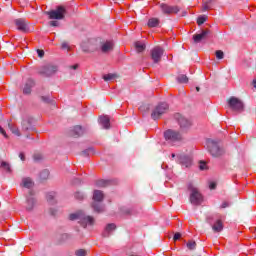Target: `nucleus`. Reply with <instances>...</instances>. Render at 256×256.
<instances>
[{
    "label": "nucleus",
    "mask_w": 256,
    "mask_h": 256,
    "mask_svg": "<svg viewBox=\"0 0 256 256\" xmlns=\"http://www.w3.org/2000/svg\"><path fill=\"white\" fill-rule=\"evenodd\" d=\"M160 8L164 15H173V13H179V11H181V9L178 8V6H170L167 4H161Z\"/></svg>",
    "instance_id": "obj_14"
},
{
    "label": "nucleus",
    "mask_w": 256,
    "mask_h": 256,
    "mask_svg": "<svg viewBox=\"0 0 256 256\" xmlns=\"http://www.w3.org/2000/svg\"><path fill=\"white\" fill-rule=\"evenodd\" d=\"M103 199H105L103 191L94 190L92 209H94L95 213H103L105 211V205L102 204Z\"/></svg>",
    "instance_id": "obj_2"
},
{
    "label": "nucleus",
    "mask_w": 256,
    "mask_h": 256,
    "mask_svg": "<svg viewBox=\"0 0 256 256\" xmlns=\"http://www.w3.org/2000/svg\"><path fill=\"white\" fill-rule=\"evenodd\" d=\"M99 121L103 129H109L111 127V119H109V116H100Z\"/></svg>",
    "instance_id": "obj_20"
},
{
    "label": "nucleus",
    "mask_w": 256,
    "mask_h": 256,
    "mask_svg": "<svg viewBox=\"0 0 256 256\" xmlns=\"http://www.w3.org/2000/svg\"><path fill=\"white\" fill-rule=\"evenodd\" d=\"M186 245L190 251H193L197 247V243L195 241H189Z\"/></svg>",
    "instance_id": "obj_37"
},
{
    "label": "nucleus",
    "mask_w": 256,
    "mask_h": 256,
    "mask_svg": "<svg viewBox=\"0 0 256 256\" xmlns=\"http://www.w3.org/2000/svg\"><path fill=\"white\" fill-rule=\"evenodd\" d=\"M8 128L10 129L11 133H13V135H16V137H21V131H19V128H17V126L8 122Z\"/></svg>",
    "instance_id": "obj_26"
},
{
    "label": "nucleus",
    "mask_w": 256,
    "mask_h": 256,
    "mask_svg": "<svg viewBox=\"0 0 256 256\" xmlns=\"http://www.w3.org/2000/svg\"><path fill=\"white\" fill-rule=\"evenodd\" d=\"M74 197L75 199H77V201H83V199H85V194H83V192H75L74 193Z\"/></svg>",
    "instance_id": "obj_35"
},
{
    "label": "nucleus",
    "mask_w": 256,
    "mask_h": 256,
    "mask_svg": "<svg viewBox=\"0 0 256 256\" xmlns=\"http://www.w3.org/2000/svg\"><path fill=\"white\" fill-rule=\"evenodd\" d=\"M211 1L212 0H207L206 2L203 3L202 5V11H209L211 9Z\"/></svg>",
    "instance_id": "obj_36"
},
{
    "label": "nucleus",
    "mask_w": 256,
    "mask_h": 256,
    "mask_svg": "<svg viewBox=\"0 0 256 256\" xmlns=\"http://www.w3.org/2000/svg\"><path fill=\"white\" fill-rule=\"evenodd\" d=\"M22 185L26 189H31L35 185V183H33V180L31 178H23Z\"/></svg>",
    "instance_id": "obj_25"
},
{
    "label": "nucleus",
    "mask_w": 256,
    "mask_h": 256,
    "mask_svg": "<svg viewBox=\"0 0 256 256\" xmlns=\"http://www.w3.org/2000/svg\"><path fill=\"white\" fill-rule=\"evenodd\" d=\"M19 158L21 159V161H25V154L23 152H21L19 154Z\"/></svg>",
    "instance_id": "obj_52"
},
{
    "label": "nucleus",
    "mask_w": 256,
    "mask_h": 256,
    "mask_svg": "<svg viewBox=\"0 0 256 256\" xmlns=\"http://www.w3.org/2000/svg\"><path fill=\"white\" fill-rule=\"evenodd\" d=\"M51 27H59V22L57 20L50 21Z\"/></svg>",
    "instance_id": "obj_44"
},
{
    "label": "nucleus",
    "mask_w": 256,
    "mask_h": 256,
    "mask_svg": "<svg viewBox=\"0 0 256 256\" xmlns=\"http://www.w3.org/2000/svg\"><path fill=\"white\" fill-rule=\"evenodd\" d=\"M126 213L129 215L131 213V211L128 210Z\"/></svg>",
    "instance_id": "obj_59"
},
{
    "label": "nucleus",
    "mask_w": 256,
    "mask_h": 256,
    "mask_svg": "<svg viewBox=\"0 0 256 256\" xmlns=\"http://www.w3.org/2000/svg\"><path fill=\"white\" fill-rule=\"evenodd\" d=\"M139 109H140V111H143V106H141Z\"/></svg>",
    "instance_id": "obj_57"
},
{
    "label": "nucleus",
    "mask_w": 256,
    "mask_h": 256,
    "mask_svg": "<svg viewBox=\"0 0 256 256\" xmlns=\"http://www.w3.org/2000/svg\"><path fill=\"white\" fill-rule=\"evenodd\" d=\"M50 215H57V210L55 208H50Z\"/></svg>",
    "instance_id": "obj_50"
},
{
    "label": "nucleus",
    "mask_w": 256,
    "mask_h": 256,
    "mask_svg": "<svg viewBox=\"0 0 256 256\" xmlns=\"http://www.w3.org/2000/svg\"><path fill=\"white\" fill-rule=\"evenodd\" d=\"M78 68H79V65H77V64L70 66V69H74L75 70V69H78Z\"/></svg>",
    "instance_id": "obj_54"
},
{
    "label": "nucleus",
    "mask_w": 256,
    "mask_h": 256,
    "mask_svg": "<svg viewBox=\"0 0 256 256\" xmlns=\"http://www.w3.org/2000/svg\"><path fill=\"white\" fill-rule=\"evenodd\" d=\"M37 53H38V57H45V51L38 49Z\"/></svg>",
    "instance_id": "obj_47"
},
{
    "label": "nucleus",
    "mask_w": 256,
    "mask_h": 256,
    "mask_svg": "<svg viewBox=\"0 0 256 256\" xmlns=\"http://www.w3.org/2000/svg\"><path fill=\"white\" fill-rule=\"evenodd\" d=\"M83 133H85V130L81 126H75L74 129L72 130L73 137H81Z\"/></svg>",
    "instance_id": "obj_23"
},
{
    "label": "nucleus",
    "mask_w": 256,
    "mask_h": 256,
    "mask_svg": "<svg viewBox=\"0 0 256 256\" xmlns=\"http://www.w3.org/2000/svg\"><path fill=\"white\" fill-rule=\"evenodd\" d=\"M27 139H29V135H26Z\"/></svg>",
    "instance_id": "obj_60"
},
{
    "label": "nucleus",
    "mask_w": 256,
    "mask_h": 256,
    "mask_svg": "<svg viewBox=\"0 0 256 256\" xmlns=\"http://www.w3.org/2000/svg\"><path fill=\"white\" fill-rule=\"evenodd\" d=\"M199 169L200 171H205V169H207V164L205 162H200Z\"/></svg>",
    "instance_id": "obj_42"
},
{
    "label": "nucleus",
    "mask_w": 256,
    "mask_h": 256,
    "mask_svg": "<svg viewBox=\"0 0 256 256\" xmlns=\"http://www.w3.org/2000/svg\"><path fill=\"white\" fill-rule=\"evenodd\" d=\"M76 255L77 256H86L87 252L83 249H80V250L76 251Z\"/></svg>",
    "instance_id": "obj_41"
},
{
    "label": "nucleus",
    "mask_w": 256,
    "mask_h": 256,
    "mask_svg": "<svg viewBox=\"0 0 256 256\" xmlns=\"http://www.w3.org/2000/svg\"><path fill=\"white\" fill-rule=\"evenodd\" d=\"M40 75H45V77H51L57 73V66L53 64H46L42 66L39 70Z\"/></svg>",
    "instance_id": "obj_10"
},
{
    "label": "nucleus",
    "mask_w": 256,
    "mask_h": 256,
    "mask_svg": "<svg viewBox=\"0 0 256 256\" xmlns=\"http://www.w3.org/2000/svg\"><path fill=\"white\" fill-rule=\"evenodd\" d=\"M115 229H117V225H115V223L108 224L103 233V237H109V233H111V231H115Z\"/></svg>",
    "instance_id": "obj_24"
},
{
    "label": "nucleus",
    "mask_w": 256,
    "mask_h": 256,
    "mask_svg": "<svg viewBox=\"0 0 256 256\" xmlns=\"http://www.w3.org/2000/svg\"><path fill=\"white\" fill-rule=\"evenodd\" d=\"M61 47L62 49H69V44H67V42H63Z\"/></svg>",
    "instance_id": "obj_49"
},
{
    "label": "nucleus",
    "mask_w": 256,
    "mask_h": 256,
    "mask_svg": "<svg viewBox=\"0 0 256 256\" xmlns=\"http://www.w3.org/2000/svg\"><path fill=\"white\" fill-rule=\"evenodd\" d=\"M177 81H178V83H188L189 78L187 77V75L181 74L177 77Z\"/></svg>",
    "instance_id": "obj_33"
},
{
    "label": "nucleus",
    "mask_w": 256,
    "mask_h": 256,
    "mask_svg": "<svg viewBox=\"0 0 256 256\" xmlns=\"http://www.w3.org/2000/svg\"><path fill=\"white\" fill-rule=\"evenodd\" d=\"M215 55H216L217 59H223V57H225V53H223V51H221V50H217L215 52Z\"/></svg>",
    "instance_id": "obj_40"
},
{
    "label": "nucleus",
    "mask_w": 256,
    "mask_h": 256,
    "mask_svg": "<svg viewBox=\"0 0 256 256\" xmlns=\"http://www.w3.org/2000/svg\"><path fill=\"white\" fill-rule=\"evenodd\" d=\"M69 219L70 221H78V223H80L84 229L86 227H92V225H95V218H93V216L85 215L84 211H77L70 214Z\"/></svg>",
    "instance_id": "obj_1"
},
{
    "label": "nucleus",
    "mask_w": 256,
    "mask_h": 256,
    "mask_svg": "<svg viewBox=\"0 0 256 256\" xmlns=\"http://www.w3.org/2000/svg\"><path fill=\"white\" fill-rule=\"evenodd\" d=\"M55 192H49L47 195H46V199L48 201V203H50V205H55V203H57V200H55Z\"/></svg>",
    "instance_id": "obj_28"
},
{
    "label": "nucleus",
    "mask_w": 256,
    "mask_h": 256,
    "mask_svg": "<svg viewBox=\"0 0 256 256\" xmlns=\"http://www.w3.org/2000/svg\"><path fill=\"white\" fill-rule=\"evenodd\" d=\"M115 47V43L113 41H105L101 44L100 49L102 53H111Z\"/></svg>",
    "instance_id": "obj_18"
},
{
    "label": "nucleus",
    "mask_w": 256,
    "mask_h": 256,
    "mask_svg": "<svg viewBox=\"0 0 256 256\" xmlns=\"http://www.w3.org/2000/svg\"><path fill=\"white\" fill-rule=\"evenodd\" d=\"M145 48H146L145 43L139 42V41L135 43V49L137 53H143Z\"/></svg>",
    "instance_id": "obj_29"
},
{
    "label": "nucleus",
    "mask_w": 256,
    "mask_h": 256,
    "mask_svg": "<svg viewBox=\"0 0 256 256\" xmlns=\"http://www.w3.org/2000/svg\"><path fill=\"white\" fill-rule=\"evenodd\" d=\"M33 129L31 119H24L22 121V131H33Z\"/></svg>",
    "instance_id": "obj_21"
},
{
    "label": "nucleus",
    "mask_w": 256,
    "mask_h": 256,
    "mask_svg": "<svg viewBox=\"0 0 256 256\" xmlns=\"http://www.w3.org/2000/svg\"><path fill=\"white\" fill-rule=\"evenodd\" d=\"M82 155H83L84 157H89V155H95V148L90 147V148H88V149L82 151Z\"/></svg>",
    "instance_id": "obj_30"
},
{
    "label": "nucleus",
    "mask_w": 256,
    "mask_h": 256,
    "mask_svg": "<svg viewBox=\"0 0 256 256\" xmlns=\"http://www.w3.org/2000/svg\"><path fill=\"white\" fill-rule=\"evenodd\" d=\"M188 189L191 191L190 203L192 205H201L203 203V195L199 193V190L193 184H188Z\"/></svg>",
    "instance_id": "obj_9"
},
{
    "label": "nucleus",
    "mask_w": 256,
    "mask_h": 256,
    "mask_svg": "<svg viewBox=\"0 0 256 256\" xmlns=\"http://www.w3.org/2000/svg\"><path fill=\"white\" fill-rule=\"evenodd\" d=\"M205 21H207V16L203 15V16H199L197 19V24L198 25H203V23H205Z\"/></svg>",
    "instance_id": "obj_38"
},
{
    "label": "nucleus",
    "mask_w": 256,
    "mask_h": 256,
    "mask_svg": "<svg viewBox=\"0 0 256 256\" xmlns=\"http://www.w3.org/2000/svg\"><path fill=\"white\" fill-rule=\"evenodd\" d=\"M104 81H113V79H117V74L109 73L103 76Z\"/></svg>",
    "instance_id": "obj_32"
},
{
    "label": "nucleus",
    "mask_w": 256,
    "mask_h": 256,
    "mask_svg": "<svg viewBox=\"0 0 256 256\" xmlns=\"http://www.w3.org/2000/svg\"><path fill=\"white\" fill-rule=\"evenodd\" d=\"M172 159H175V153H172Z\"/></svg>",
    "instance_id": "obj_55"
},
{
    "label": "nucleus",
    "mask_w": 256,
    "mask_h": 256,
    "mask_svg": "<svg viewBox=\"0 0 256 256\" xmlns=\"http://www.w3.org/2000/svg\"><path fill=\"white\" fill-rule=\"evenodd\" d=\"M15 25L18 31H22V33H27V31H29V23L25 18L16 19Z\"/></svg>",
    "instance_id": "obj_16"
},
{
    "label": "nucleus",
    "mask_w": 256,
    "mask_h": 256,
    "mask_svg": "<svg viewBox=\"0 0 256 256\" xmlns=\"http://www.w3.org/2000/svg\"><path fill=\"white\" fill-rule=\"evenodd\" d=\"M212 229L215 233H221L223 231V221L217 220L213 225Z\"/></svg>",
    "instance_id": "obj_22"
},
{
    "label": "nucleus",
    "mask_w": 256,
    "mask_h": 256,
    "mask_svg": "<svg viewBox=\"0 0 256 256\" xmlns=\"http://www.w3.org/2000/svg\"><path fill=\"white\" fill-rule=\"evenodd\" d=\"M176 161H177V163L182 165V167H191V165L193 164V159H191L190 156L185 155V154L177 155Z\"/></svg>",
    "instance_id": "obj_13"
},
{
    "label": "nucleus",
    "mask_w": 256,
    "mask_h": 256,
    "mask_svg": "<svg viewBox=\"0 0 256 256\" xmlns=\"http://www.w3.org/2000/svg\"><path fill=\"white\" fill-rule=\"evenodd\" d=\"M42 101H44V103H51V100L49 99V97H46V96H42Z\"/></svg>",
    "instance_id": "obj_48"
},
{
    "label": "nucleus",
    "mask_w": 256,
    "mask_h": 256,
    "mask_svg": "<svg viewBox=\"0 0 256 256\" xmlns=\"http://www.w3.org/2000/svg\"><path fill=\"white\" fill-rule=\"evenodd\" d=\"M174 119L178 123L180 131L182 132L189 131V129H191V126L193 125V122H191L189 118L181 115L180 113L175 114Z\"/></svg>",
    "instance_id": "obj_5"
},
{
    "label": "nucleus",
    "mask_w": 256,
    "mask_h": 256,
    "mask_svg": "<svg viewBox=\"0 0 256 256\" xmlns=\"http://www.w3.org/2000/svg\"><path fill=\"white\" fill-rule=\"evenodd\" d=\"M0 133L6 138L8 139L9 136H7V132H5V129H3V127L0 126Z\"/></svg>",
    "instance_id": "obj_45"
},
{
    "label": "nucleus",
    "mask_w": 256,
    "mask_h": 256,
    "mask_svg": "<svg viewBox=\"0 0 256 256\" xmlns=\"http://www.w3.org/2000/svg\"><path fill=\"white\" fill-rule=\"evenodd\" d=\"M1 167H3L8 173H11V166L5 161L1 163Z\"/></svg>",
    "instance_id": "obj_39"
},
{
    "label": "nucleus",
    "mask_w": 256,
    "mask_h": 256,
    "mask_svg": "<svg viewBox=\"0 0 256 256\" xmlns=\"http://www.w3.org/2000/svg\"><path fill=\"white\" fill-rule=\"evenodd\" d=\"M206 149L212 157H221V155L225 153V150H223V147L219 145V142L213 139H208L206 141Z\"/></svg>",
    "instance_id": "obj_3"
},
{
    "label": "nucleus",
    "mask_w": 256,
    "mask_h": 256,
    "mask_svg": "<svg viewBox=\"0 0 256 256\" xmlns=\"http://www.w3.org/2000/svg\"><path fill=\"white\" fill-rule=\"evenodd\" d=\"M169 112V104L162 102L156 105V107L153 109L151 113V118L154 121H157V119H161L165 113Z\"/></svg>",
    "instance_id": "obj_4"
},
{
    "label": "nucleus",
    "mask_w": 256,
    "mask_h": 256,
    "mask_svg": "<svg viewBox=\"0 0 256 256\" xmlns=\"http://www.w3.org/2000/svg\"><path fill=\"white\" fill-rule=\"evenodd\" d=\"M164 139L167 141V143H170V145H175V143L183 139V136L179 133V131L168 129L164 132Z\"/></svg>",
    "instance_id": "obj_7"
},
{
    "label": "nucleus",
    "mask_w": 256,
    "mask_h": 256,
    "mask_svg": "<svg viewBox=\"0 0 256 256\" xmlns=\"http://www.w3.org/2000/svg\"><path fill=\"white\" fill-rule=\"evenodd\" d=\"M40 179L42 181H45L47 179H49V170H43L41 173H40Z\"/></svg>",
    "instance_id": "obj_34"
},
{
    "label": "nucleus",
    "mask_w": 256,
    "mask_h": 256,
    "mask_svg": "<svg viewBox=\"0 0 256 256\" xmlns=\"http://www.w3.org/2000/svg\"><path fill=\"white\" fill-rule=\"evenodd\" d=\"M200 89H201V88H199V87H196V91H200Z\"/></svg>",
    "instance_id": "obj_56"
},
{
    "label": "nucleus",
    "mask_w": 256,
    "mask_h": 256,
    "mask_svg": "<svg viewBox=\"0 0 256 256\" xmlns=\"http://www.w3.org/2000/svg\"><path fill=\"white\" fill-rule=\"evenodd\" d=\"M95 43H97V40L95 39H90L87 42H83L81 44L82 51H84L85 53L97 51L98 47L95 46Z\"/></svg>",
    "instance_id": "obj_12"
},
{
    "label": "nucleus",
    "mask_w": 256,
    "mask_h": 256,
    "mask_svg": "<svg viewBox=\"0 0 256 256\" xmlns=\"http://www.w3.org/2000/svg\"><path fill=\"white\" fill-rule=\"evenodd\" d=\"M159 25V19L157 18H150L148 20V27H157Z\"/></svg>",
    "instance_id": "obj_31"
},
{
    "label": "nucleus",
    "mask_w": 256,
    "mask_h": 256,
    "mask_svg": "<svg viewBox=\"0 0 256 256\" xmlns=\"http://www.w3.org/2000/svg\"><path fill=\"white\" fill-rule=\"evenodd\" d=\"M228 107H230L231 110L235 111V113H243V111H245V104H243V101H241V99L235 96L229 98Z\"/></svg>",
    "instance_id": "obj_8"
},
{
    "label": "nucleus",
    "mask_w": 256,
    "mask_h": 256,
    "mask_svg": "<svg viewBox=\"0 0 256 256\" xmlns=\"http://www.w3.org/2000/svg\"><path fill=\"white\" fill-rule=\"evenodd\" d=\"M109 185H113V181L103 179L96 181V187H109Z\"/></svg>",
    "instance_id": "obj_27"
},
{
    "label": "nucleus",
    "mask_w": 256,
    "mask_h": 256,
    "mask_svg": "<svg viewBox=\"0 0 256 256\" xmlns=\"http://www.w3.org/2000/svg\"><path fill=\"white\" fill-rule=\"evenodd\" d=\"M34 159L37 161V159H39V158H37V156H34Z\"/></svg>",
    "instance_id": "obj_58"
},
{
    "label": "nucleus",
    "mask_w": 256,
    "mask_h": 256,
    "mask_svg": "<svg viewBox=\"0 0 256 256\" xmlns=\"http://www.w3.org/2000/svg\"><path fill=\"white\" fill-rule=\"evenodd\" d=\"M228 206H229L228 202H223L221 205V209H226V207H228Z\"/></svg>",
    "instance_id": "obj_51"
},
{
    "label": "nucleus",
    "mask_w": 256,
    "mask_h": 256,
    "mask_svg": "<svg viewBox=\"0 0 256 256\" xmlns=\"http://www.w3.org/2000/svg\"><path fill=\"white\" fill-rule=\"evenodd\" d=\"M212 221H213V217L212 216L207 218V223H209L210 225H212V223H213Z\"/></svg>",
    "instance_id": "obj_53"
},
{
    "label": "nucleus",
    "mask_w": 256,
    "mask_h": 256,
    "mask_svg": "<svg viewBox=\"0 0 256 256\" xmlns=\"http://www.w3.org/2000/svg\"><path fill=\"white\" fill-rule=\"evenodd\" d=\"M179 239H181V233L177 232L174 234L173 240L174 241H179Z\"/></svg>",
    "instance_id": "obj_43"
},
{
    "label": "nucleus",
    "mask_w": 256,
    "mask_h": 256,
    "mask_svg": "<svg viewBox=\"0 0 256 256\" xmlns=\"http://www.w3.org/2000/svg\"><path fill=\"white\" fill-rule=\"evenodd\" d=\"M37 204V200L33 197V191L29 192V196H27L26 200V209L27 211H33V207Z\"/></svg>",
    "instance_id": "obj_17"
},
{
    "label": "nucleus",
    "mask_w": 256,
    "mask_h": 256,
    "mask_svg": "<svg viewBox=\"0 0 256 256\" xmlns=\"http://www.w3.org/2000/svg\"><path fill=\"white\" fill-rule=\"evenodd\" d=\"M209 189H217V183H215V182H210L209 183Z\"/></svg>",
    "instance_id": "obj_46"
},
{
    "label": "nucleus",
    "mask_w": 256,
    "mask_h": 256,
    "mask_svg": "<svg viewBox=\"0 0 256 256\" xmlns=\"http://www.w3.org/2000/svg\"><path fill=\"white\" fill-rule=\"evenodd\" d=\"M163 53H165V50L163 48L156 46L154 47L151 52V59L154 63H159L161 61V58L163 57Z\"/></svg>",
    "instance_id": "obj_11"
},
{
    "label": "nucleus",
    "mask_w": 256,
    "mask_h": 256,
    "mask_svg": "<svg viewBox=\"0 0 256 256\" xmlns=\"http://www.w3.org/2000/svg\"><path fill=\"white\" fill-rule=\"evenodd\" d=\"M211 35V30L204 29L200 33L193 35L194 43H201L203 40L207 39Z\"/></svg>",
    "instance_id": "obj_15"
},
{
    "label": "nucleus",
    "mask_w": 256,
    "mask_h": 256,
    "mask_svg": "<svg viewBox=\"0 0 256 256\" xmlns=\"http://www.w3.org/2000/svg\"><path fill=\"white\" fill-rule=\"evenodd\" d=\"M33 87H35V81H33V79H28L23 88L24 95H30L31 89H33Z\"/></svg>",
    "instance_id": "obj_19"
},
{
    "label": "nucleus",
    "mask_w": 256,
    "mask_h": 256,
    "mask_svg": "<svg viewBox=\"0 0 256 256\" xmlns=\"http://www.w3.org/2000/svg\"><path fill=\"white\" fill-rule=\"evenodd\" d=\"M66 14L67 10L63 6H58L55 10L45 12V15H48L49 19H55L56 21L65 19Z\"/></svg>",
    "instance_id": "obj_6"
}]
</instances>
